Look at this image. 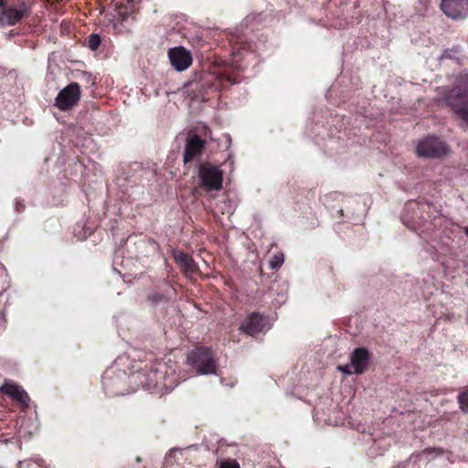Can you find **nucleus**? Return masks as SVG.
<instances>
[{"instance_id":"1","label":"nucleus","mask_w":468,"mask_h":468,"mask_svg":"<svg viewBox=\"0 0 468 468\" xmlns=\"http://www.w3.org/2000/svg\"><path fill=\"white\" fill-rule=\"evenodd\" d=\"M127 380L139 381L149 390L158 388L160 391H167L177 385L175 369L164 361H156L149 373L137 371L127 376L125 372H120L112 377L111 372L107 371L102 378V384L110 396H121L130 392L125 388Z\"/></svg>"},{"instance_id":"2","label":"nucleus","mask_w":468,"mask_h":468,"mask_svg":"<svg viewBox=\"0 0 468 468\" xmlns=\"http://www.w3.org/2000/svg\"><path fill=\"white\" fill-rule=\"evenodd\" d=\"M450 151V147L435 136H427L420 140L416 145V154L422 158H441Z\"/></svg>"},{"instance_id":"3","label":"nucleus","mask_w":468,"mask_h":468,"mask_svg":"<svg viewBox=\"0 0 468 468\" xmlns=\"http://www.w3.org/2000/svg\"><path fill=\"white\" fill-rule=\"evenodd\" d=\"M198 179L206 191H218L222 188L223 171L217 165L204 163L199 165Z\"/></svg>"},{"instance_id":"4","label":"nucleus","mask_w":468,"mask_h":468,"mask_svg":"<svg viewBox=\"0 0 468 468\" xmlns=\"http://www.w3.org/2000/svg\"><path fill=\"white\" fill-rule=\"evenodd\" d=\"M188 361L199 374L208 375L217 373V364L209 348L200 347L196 349L188 357Z\"/></svg>"},{"instance_id":"5","label":"nucleus","mask_w":468,"mask_h":468,"mask_svg":"<svg viewBox=\"0 0 468 468\" xmlns=\"http://www.w3.org/2000/svg\"><path fill=\"white\" fill-rule=\"evenodd\" d=\"M370 355L366 348H356L350 356V363L339 367V369L346 374H362L366 371L368 366Z\"/></svg>"},{"instance_id":"6","label":"nucleus","mask_w":468,"mask_h":468,"mask_svg":"<svg viewBox=\"0 0 468 468\" xmlns=\"http://www.w3.org/2000/svg\"><path fill=\"white\" fill-rule=\"evenodd\" d=\"M80 99V88L78 83L71 82L59 91L55 105L60 111H68L78 103Z\"/></svg>"},{"instance_id":"7","label":"nucleus","mask_w":468,"mask_h":468,"mask_svg":"<svg viewBox=\"0 0 468 468\" xmlns=\"http://www.w3.org/2000/svg\"><path fill=\"white\" fill-rule=\"evenodd\" d=\"M453 112L468 124V92L452 90L445 98Z\"/></svg>"},{"instance_id":"8","label":"nucleus","mask_w":468,"mask_h":468,"mask_svg":"<svg viewBox=\"0 0 468 468\" xmlns=\"http://www.w3.org/2000/svg\"><path fill=\"white\" fill-rule=\"evenodd\" d=\"M441 9L452 20H463L468 16V0H441Z\"/></svg>"},{"instance_id":"9","label":"nucleus","mask_w":468,"mask_h":468,"mask_svg":"<svg viewBox=\"0 0 468 468\" xmlns=\"http://www.w3.org/2000/svg\"><path fill=\"white\" fill-rule=\"evenodd\" d=\"M168 57L171 65L177 71H184L192 64L191 53L183 47H176L169 49Z\"/></svg>"},{"instance_id":"10","label":"nucleus","mask_w":468,"mask_h":468,"mask_svg":"<svg viewBox=\"0 0 468 468\" xmlns=\"http://www.w3.org/2000/svg\"><path fill=\"white\" fill-rule=\"evenodd\" d=\"M29 9L25 4L18 7H7L0 12V26L9 27L18 23L23 17L27 16Z\"/></svg>"},{"instance_id":"11","label":"nucleus","mask_w":468,"mask_h":468,"mask_svg":"<svg viewBox=\"0 0 468 468\" xmlns=\"http://www.w3.org/2000/svg\"><path fill=\"white\" fill-rule=\"evenodd\" d=\"M270 327L271 325L262 315L254 313L244 320L240 329L250 335H255L261 332L268 330Z\"/></svg>"},{"instance_id":"12","label":"nucleus","mask_w":468,"mask_h":468,"mask_svg":"<svg viewBox=\"0 0 468 468\" xmlns=\"http://www.w3.org/2000/svg\"><path fill=\"white\" fill-rule=\"evenodd\" d=\"M204 146L205 141L200 139L197 135L189 136L186 139L184 149V163L187 164L198 158L203 152Z\"/></svg>"},{"instance_id":"13","label":"nucleus","mask_w":468,"mask_h":468,"mask_svg":"<svg viewBox=\"0 0 468 468\" xmlns=\"http://www.w3.org/2000/svg\"><path fill=\"white\" fill-rule=\"evenodd\" d=\"M0 391L20 403L23 408H27L30 399L27 393L12 381H5L0 387Z\"/></svg>"},{"instance_id":"14","label":"nucleus","mask_w":468,"mask_h":468,"mask_svg":"<svg viewBox=\"0 0 468 468\" xmlns=\"http://www.w3.org/2000/svg\"><path fill=\"white\" fill-rule=\"evenodd\" d=\"M174 257L186 275L191 276L197 272V266L188 254L178 251L174 253Z\"/></svg>"},{"instance_id":"15","label":"nucleus","mask_w":468,"mask_h":468,"mask_svg":"<svg viewBox=\"0 0 468 468\" xmlns=\"http://www.w3.org/2000/svg\"><path fill=\"white\" fill-rule=\"evenodd\" d=\"M284 261V256L282 252L275 253L270 260L271 269H278Z\"/></svg>"},{"instance_id":"16","label":"nucleus","mask_w":468,"mask_h":468,"mask_svg":"<svg viewBox=\"0 0 468 468\" xmlns=\"http://www.w3.org/2000/svg\"><path fill=\"white\" fill-rule=\"evenodd\" d=\"M458 402L463 411L468 410V388L459 394Z\"/></svg>"},{"instance_id":"17","label":"nucleus","mask_w":468,"mask_h":468,"mask_svg":"<svg viewBox=\"0 0 468 468\" xmlns=\"http://www.w3.org/2000/svg\"><path fill=\"white\" fill-rule=\"evenodd\" d=\"M101 44V37L96 35H90L89 37V47L91 50H96Z\"/></svg>"},{"instance_id":"18","label":"nucleus","mask_w":468,"mask_h":468,"mask_svg":"<svg viewBox=\"0 0 468 468\" xmlns=\"http://www.w3.org/2000/svg\"><path fill=\"white\" fill-rule=\"evenodd\" d=\"M218 468H239L236 461H227L220 463Z\"/></svg>"},{"instance_id":"19","label":"nucleus","mask_w":468,"mask_h":468,"mask_svg":"<svg viewBox=\"0 0 468 468\" xmlns=\"http://www.w3.org/2000/svg\"><path fill=\"white\" fill-rule=\"evenodd\" d=\"M342 217H343V209H342V207H340L339 209H337L336 215L334 216V218L336 219H340V218H342Z\"/></svg>"},{"instance_id":"20","label":"nucleus","mask_w":468,"mask_h":468,"mask_svg":"<svg viewBox=\"0 0 468 468\" xmlns=\"http://www.w3.org/2000/svg\"><path fill=\"white\" fill-rule=\"evenodd\" d=\"M4 5V1L3 0H0V7H2Z\"/></svg>"},{"instance_id":"21","label":"nucleus","mask_w":468,"mask_h":468,"mask_svg":"<svg viewBox=\"0 0 468 468\" xmlns=\"http://www.w3.org/2000/svg\"><path fill=\"white\" fill-rule=\"evenodd\" d=\"M465 234L468 236V228L465 229Z\"/></svg>"}]
</instances>
